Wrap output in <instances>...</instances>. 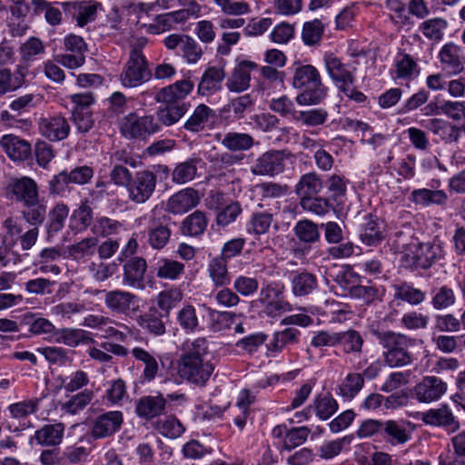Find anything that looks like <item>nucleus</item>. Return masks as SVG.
I'll use <instances>...</instances> for the list:
<instances>
[{"instance_id":"nucleus-1","label":"nucleus","mask_w":465,"mask_h":465,"mask_svg":"<svg viewBox=\"0 0 465 465\" xmlns=\"http://www.w3.org/2000/svg\"><path fill=\"white\" fill-rule=\"evenodd\" d=\"M6 195L23 206V218L29 224H42L46 216V204L40 199L38 186L30 177L11 178L5 187Z\"/></svg>"},{"instance_id":"nucleus-2","label":"nucleus","mask_w":465,"mask_h":465,"mask_svg":"<svg viewBox=\"0 0 465 465\" xmlns=\"http://www.w3.org/2000/svg\"><path fill=\"white\" fill-rule=\"evenodd\" d=\"M191 80H180L161 88L154 95L157 103L163 104L157 110L158 120L165 126H171L180 121L188 112L190 104L185 97L193 91Z\"/></svg>"},{"instance_id":"nucleus-3","label":"nucleus","mask_w":465,"mask_h":465,"mask_svg":"<svg viewBox=\"0 0 465 465\" xmlns=\"http://www.w3.org/2000/svg\"><path fill=\"white\" fill-rule=\"evenodd\" d=\"M371 334L382 347L383 361L391 368H401L413 361V354L409 351L415 344V340L393 331L372 329Z\"/></svg>"},{"instance_id":"nucleus-4","label":"nucleus","mask_w":465,"mask_h":465,"mask_svg":"<svg viewBox=\"0 0 465 465\" xmlns=\"http://www.w3.org/2000/svg\"><path fill=\"white\" fill-rule=\"evenodd\" d=\"M292 87L301 91L296 96L299 105H316L327 96L319 70L312 64H298L292 76Z\"/></svg>"},{"instance_id":"nucleus-5","label":"nucleus","mask_w":465,"mask_h":465,"mask_svg":"<svg viewBox=\"0 0 465 465\" xmlns=\"http://www.w3.org/2000/svg\"><path fill=\"white\" fill-rule=\"evenodd\" d=\"M153 77L147 58L138 47H134L119 75L125 88H135L149 82Z\"/></svg>"},{"instance_id":"nucleus-6","label":"nucleus","mask_w":465,"mask_h":465,"mask_svg":"<svg viewBox=\"0 0 465 465\" xmlns=\"http://www.w3.org/2000/svg\"><path fill=\"white\" fill-rule=\"evenodd\" d=\"M146 227L141 232V240L153 250H163L169 243L172 236V229L169 224L170 218L164 214H159L153 210L145 215Z\"/></svg>"},{"instance_id":"nucleus-7","label":"nucleus","mask_w":465,"mask_h":465,"mask_svg":"<svg viewBox=\"0 0 465 465\" xmlns=\"http://www.w3.org/2000/svg\"><path fill=\"white\" fill-rule=\"evenodd\" d=\"M443 257V249L440 244L433 242H420L410 246L403 253L401 260L406 267L411 269H429L437 261Z\"/></svg>"},{"instance_id":"nucleus-8","label":"nucleus","mask_w":465,"mask_h":465,"mask_svg":"<svg viewBox=\"0 0 465 465\" xmlns=\"http://www.w3.org/2000/svg\"><path fill=\"white\" fill-rule=\"evenodd\" d=\"M164 47L180 56L188 64H197L203 55L201 45L191 35L183 33L170 34L163 39Z\"/></svg>"},{"instance_id":"nucleus-9","label":"nucleus","mask_w":465,"mask_h":465,"mask_svg":"<svg viewBox=\"0 0 465 465\" xmlns=\"http://www.w3.org/2000/svg\"><path fill=\"white\" fill-rule=\"evenodd\" d=\"M120 262L123 271L121 278L123 286L131 290L143 291L151 284L148 264L143 257H129Z\"/></svg>"},{"instance_id":"nucleus-10","label":"nucleus","mask_w":465,"mask_h":465,"mask_svg":"<svg viewBox=\"0 0 465 465\" xmlns=\"http://www.w3.org/2000/svg\"><path fill=\"white\" fill-rule=\"evenodd\" d=\"M104 293V302L106 308L117 314H124L131 317L140 311V298L125 290H94V295Z\"/></svg>"},{"instance_id":"nucleus-11","label":"nucleus","mask_w":465,"mask_h":465,"mask_svg":"<svg viewBox=\"0 0 465 465\" xmlns=\"http://www.w3.org/2000/svg\"><path fill=\"white\" fill-rule=\"evenodd\" d=\"M214 367L209 360L181 357L177 363V374L195 386L203 387L209 381Z\"/></svg>"},{"instance_id":"nucleus-12","label":"nucleus","mask_w":465,"mask_h":465,"mask_svg":"<svg viewBox=\"0 0 465 465\" xmlns=\"http://www.w3.org/2000/svg\"><path fill=\"white\" fill-rule=\"evenodd\" d=\"M155 188L156 174L150 170H140L135 172L126 191L131 202L142 204L153 196Z\"/></svg>"},{"instance_id":"nucleus-13","label":"nucleus","mask_w":465,"mask_h":465,"mask_svg":"<svg viewBox=\"0 0 465 465\" xmlns=\"http://www.w3.org/2000/svg\"><path fill=\"white\" fill-rule=\"evenodd\" d=\"M120 129L125 138L134 139L155 134L160 131V126L152 115L139 117L130 113L123 119Z\"/></svg>"},{"instance_id":"nucleus-14","label":"nucleus","mask_w":465,"mask_h":465,"mask_svg":"<svg viewBox=\"0 0 465 465\" xmlns=\"http://www.w3.org/2000/svg\"><path fill=\"white\" fill-rule=\"evenodd\" d=\"M63 12L67 20L75 22L80 27H84L87 24L96 19L97 10L101 7V4L89 1H68L62 4Z\"/></svg>"},{"instance_id":"nucleus-15","label":"nucleus","mask_w":465,"mask_h":465,"mask_svg":"<svg viewBox=\"0 0 465 465\" xmlns=\"http://www.w3.org/2000/svg\"><path fill=\"white\" fill-rule=\"evenodd\" d=\"M283 290L281 282L268 283L263 289V313L268 317L274 319L292 311V305L284 299Z\"/></svg>"},{"instance_id":"nucleus-16","label":"nucleus","mask_w":465,"mask_h":465,"mask_svg":"<svg viewBox=\"0 0 465 465\" xmlns=\"http://www.w3.org/2000/svg\"><path fill=\"white\" fill-rule=\"evenodd\" d=\"M123 422L122 411H106L96 416L92 421L90 434L95 440L111 437L121 429Z\"/></svg>"},{"instance_id":"nucleus-17","label":"nucleus","mask_w":465,"mask_h":465,"mask_svg":"<svg viewBox=\"0 0 465 465\" xmlns=\"http://www.w3.org/2000/svg\"><path fill=\"white\" fill-rule=\"evenodd\" d=\"M447 383L437 376H425L414 387L418 401L430 403L439 401L447 391Z\"/></svg>"},{"instance_id":"nucleus-18","label":"nucleus","mask_w":465,"mask_h":465,"mask_svg":"<svg viewBox=\"0 0 465 465\" xmlns=\"http://www.w3.org/2000/svg\"><path fill=\"white\" fill-rule=\"evenodd\" d=\"M258 67L259 65L254 62L237 58L232 75L227 79V88L235 93L247 90L250 87L251 73Z\"/></svg>"},{"instance_id":"nucleus-19","label":"nucleus","mask_w":465,"mask_h":465,"mask_svg":"<svg viewBox=\"0 0 465 465\" xmlns=\"http://www.w3.org/2000/svg\"><path fill=\"white\" fill-rule=\"evenodd\" d=\"M323 62L329 76L339 89L354 83L355 77L350 65L342 63L335 54L325 53Z\"/></svg>"},{"instance_id":"nucleus-20","label":"nucleus","mask_w":465,"mask_h":465,"mask_svg":"<svg viewBox=\"0 0 465 465\" xmlns=\"http://www.w3.org/2000/svg\"><path fill=\"white\" fill-rule=\"evenodd\" d=\"M70 124L62 114L44 117L39 122L40 134L51 142H59L68 137Z\"/></svg>"},{"instance_id":"nucleus-21","label":"nucleus","mask_w":465,"mask_h":465,"mask_svg":"<svg viewBox=\"0 0 465 465\" xmlns=\"http://www.w3.org/2000/svg\"><path fill=\"white\" fill-rule=\"evenodd\" d=\"M256 393H253L251 390L242 389L239 392L235 405L230 409L229 413L238 428L242 429L251 418V406L256 401Z\"/></svg>"},{"instance_id":"nucleus-22","label":"nucleus","mask_w":465,"mask_h":465,"mask_svg":"<svg viewBox=\"0 0 465 465\" xmlns=\"http://www.w3.org/2000/svg\"><path fill=\"white\" fill-rule=\"evenodd\" d=\"M0 145L7 156L15 162H24L31 158V143L15 134H5L0 139Z\"/></svg>"},{"instance_id":"nucleus-23","label":"nucleus","mask_w":465,"mask_h":465,"mask_svg":"<svg viewBox=\"0 0 465 465\" xmlns=\"http://www.w3.org/2000/svg\"><path fill=\"white\" fill-rule=\"evenodd\" d=\"M200 203L198 191L188 187L173 194L167 201V211L173 214H183Z\"/></svg>"},{"instance_id":"nucleus-24","label":"nucleus","mask_w":465,"mask_h":465,"mask_svg":"<svg viewBox=\"0 0 465 465\" xmlns=\"http://www.w3.org/2000/svg\"><path fill=\"white\" fill-rule=\"evenodd\" d=\"M420 72L417 61L409 54L398 53L393 61L391 70L392 78L397 80L411 81L416 79Z\"/></svg>"},{"instance_id":"nucleus-25","label":"nucleus","mask_w":465,"mask_h":465,"mask_svg":"<svg viewBox=\"0 0 465 465\" xmlns=\"http://www.w3.org/2000/svg\"><path fill=\"white\" fill-rule=\"evenodd\" d=\"M439 59L442 69L457 74L463 70L464 54L462 48L453 43L444 45L439 52Z\"/></svg>"},{"instance_id":"nucleus-26","label":"nucleus","mask_w":465,"mask_h":465,"mask_svg":"<svg viewBox=\"0 0 465 465\" xmlns=\"http://www.w3.org/2000/svg\"><path fill=\"white\" fill-rule=\"evenodd\" d=\"M166 409V400L163 395L143 396L135 404V413L138 417L147 420H153L164 413Z\"/></svg>"},{"instance_id":"nucleus-27","label":"nucleus","mask_w":465,"mask_h":465,"mask_svg":"<svg viewBox=\"0 0 465 465\" xmlns=\"http://www.w3.org/2000/svg\"><path fill=\"white\" fill-rule=\"evenodd\" d=\"M131 353L135 361L143 364V370L141 375L142 381H153L157 377L160 371L158 355L142 347H134Z\"/></svg>"},{"instance_id":"nucleus-28","label":"nucleus","mask_w":465,"mask_h":465,"mask_svg":"<svg viewBox=\"0 0 465 465\" xmlns=\"http://www.w3.org/2000/svg\"><path fill=\"white\" fill-rule=\"evenodd\" d=\"M381 440L391 446L405 444L410 440L407 423L402 420H384Z\"/></svg>"},{"instance_id":"nucleus-29","label":"nucleus","mask_w":465,"mask_h":465,"mask_svg":"<svg viewBox=\"0 0 465 465\" xmlns=\"http://www.w3.org/2000/svg\"><path fill=\"white\" fill-rule=\"evenodd\" d=\"M421 420L425 424L432 426L449 427L451 430L460 428L459 420L447 405H440L439 408L422 412Z\"/></svg>"},{"instance_id":"nucleus-30","label":"nucleus","mask_w":465,"mask_h":465,"mask_svg":"<svg viewBox=\"0 0 465 465\" xmlns=\"http://www.w3.org/2000/svg\"><path fill=\"white\" fill-rule=\"evenodd\" d=\"M225 78L223 68L210 66L203 74L198 84L197 92L202 96L212 95L222 89Z\"/></svg>"},{"instance_id":"nucleus-31","label":"nucleus","mask_w":465,"mask_h":465,"mask_svg":"<svg viewBox=\"0 0 465 465\" xmlns=\"http://www.w3.org/2000/svg\"><path fill=\"white\" fill-rule=\"evenodd\" d=\"M89 199H83L69 218V227L77 232H85L93 226L94 217Z\"/></svg>"},{"instance_id":"nucleus-32","label":"nucleus","mask_w":465,"mask_h":465,"mask_svg":"<svg viewBox=\"0 0 465 465\" xmlns=\"http://www.w3.org/2000/svg\"><path fill=\"white\" fill-rule=\"evenodd\" d=\"M104 29L111 37L122 40L128 36L131 26L123 12H120L118 9H113L106 15Z\"/></svg>"},{"instance_id":"nucleus-33","label":"nucleus","mask_w":465,"mask_h":465,"mask_svg":"<svg viewBox=\"0 0 465 465\" xmlns=\"http://www.w3.org/2000/svg\"><path fill=\"white\" fill-rule=\"evenodd\" d=\"M64 433V425L63 423L46 424L35 431L31 442L35 440L41 446L55 447L62 442Z\"/></svg>"},{"instance_id":"nucleus-34","label":"nucleus","mask_w":465,"mask_h":465,"mask_svg":"<svg viewBox=\"0 0 465 465\" xmlns=\"http://www.w3.org/2000/svg\"><path fill=\"white\" fill-rule=\"evenodd\" d=\"M164 314L156 307H150L145 312L136 318L137 324L147 332L154 336L163 335L165 332V324L163 318Z\"/></svg>"},{"instance_id":"nucleus-35","label":"nucleus","mask_w":465,"mask_h":465,"mask_svg":"<svg viewBox=\"0 0 465 465\" xmlns=\"http://www.w3.org/2000/svg\"><path fill=\"white\" fill-rule=\"evenodd\" d=\"M360 239L362 243L374 246L384 239V225L378 218L371 215L366 216L364 223L361 225Z\"/></svg>"},{"instance_id":"nucleus-36","label":"nucleus","mask_w":465,"mask_h":465,"mask_svg":"<svg viewBox=\"0 0 465 465\" xmlns=\"http://www.w3.org/2000/svg\"><path fill=\"white\" fill-rule=\"evenodd\" d=\"M208 223L205 213L196 210L182 221L180 231L184 236L199 237L205 232Z\"/></svg>"},{"instance_id":"nucleus-37","label":"nucleus","mask_w":465,"mask_h":465,"mask_svg":"<svg viewBox=\"0 0 465 465\" xmlns=\"http://www.w3.org/2000/svg\"><path fill=\"white\" fill-rule=\"evenodd\" d=\"M292 292L296 297L311 294L318 287L317 277L312 272H296L292 273Z\"/></svg>"},{"instance_id":"nucleus-38","label":"nucleus","mask_w":465,"mask_h":465,"mask_svg":"<svg viewBox=\"0 0 465 465\" xmlns=\"http://www.w3.org/2000/svg\"><path fill=\"white\" fill-rule=\"evenodd\" d=\"M252 106V100L250 94H244L231 100L223 105L219 111V116L227 121L232 122L243 117L246 110Z\"/></svg>"},{"instance_id":"nucleus-39","label":"nucleus","mask_w":465,"mask_h":465,"mask_svg":"<svg viewBox=\"0 0 465 465\" xmlns=\"http://www.w3.org/2000/svg\"><path fill=\"white\" fill-rule=\"evenodd\" d=\"M449 26L448 21L443 17L429 18L421 22L418 31L429 41L439 43L445 35Z\"/></svg>"},{"instance_id":"nucleus-40","label":"nucleus","mask_w":465,"mask_h":465,"mask_svg":"<svg viewBox=\"0 0 465 465\" xmlns=\"http://www.w3.org/2000/svg\"><path fill=\"white\" fill-rule=\"evenodd\" d=\"M156 277L161 280L176 281L184 274L183 262L169 258H160L155 263Z\"/></svg>"},{"instance_id":"nucleus-41","label":"nucleus","mask_w":465,"mask_h":465,"mask_svg":"<svg viewBox=\"0 0 465 465\" xmlns=\"http://www.w3.org/2000/svg\"><path fill=\"white\" fill-rule=\"evenodd\" d=\"M291 153L287 151H270L263 153V175L274 176L282 173Z\"/></svg>"},{"instance_id":"nucleus-42","label":"nucleus","mask_w":465,"mask_h":465,"mask_svg":"<svg viewBox=\"0 0 465 465\" xmlns=\"http://www.w3.org/2000/svg\"><path fill=\"white\" fill-rule=\"evenodd\" d=\"M54 335L57 342L73 348L94 341L90 333L81 329L64 328L57 330Z\"/></svg>"},{"instance_id":"nucleus-43","label":"nucleus","mask_w":465,"mask_h":465,"mask_svg":"<svg viewBox=\"0 0 465 465\" xmlns=\"http://www.w3.org/2000/svg\"><path fill=\"white\" fill-rule=\"evenodd\" d=\"M411 201L415 204L429 206L430 204L445 205L448 195L443 190H430L426 188L414 190Z\"/></svg>"},{"instance_id":"nucleus-44","label":"nucleus","mask_w":465,"mask_h":465,"mask_svg":"<svg viewBox=\"0 0 465 465\" xmlns=\"http://www.w3.org/2000/svg\"><path fill=\"white\" fill-rule=\"evenodd\" d=\"M214 115V112L209 106L201 104L195 107L193 114L183 124V128L192 133H198L204 129L210 117Z\"/></svg>"},{"instance_id":"nucleus-45","label":"nucleus","mask_w":465,"mask_h":465,"mask_svg":"<svg viewBox=\"0 0 465 465\" xmlns=\"http://www.w3.org/2000/svg\"><path fill=\"white\" fill-rule=\"evenodd\" d=\"M183 293L180 288L172 287L160 292L156 296L157 309L167 318L171 311L183 300Z\"/></svg>"},{"instance_id":"nucleus-46","label":"nucleus","mask_w":465,"mask_h":465,"mask_svg":"<svg viewBox=\"0 0 465 465\" xmlns=\"http://www.w3.org/2000/svg\"><path fill=\"white\" fill-rule=\"evenodd\" d=\"M337 345L342 347L343 352L347 354H360L362 351L364 340L358 331L350 329L345 331L337 332Z\"/></svg>"},{"instance_id":"nucleus-47","label":"nucleus","mask_w":465,"mask_h":465,"mask_svg":"<svg viewBox=\"0 0 465 465\" xmlns=\"http://www.w3.org/2000/svg\"><path fill=\"white\" fill-rule=\"evenodd\" d=\"M69 214V207L64 203H58L49 212V220L46 224L48 239L53 238L64 226Z\"/></svg>"},{"instance_id":"nucleus-48","label":"nucleus","mask_w":465,"mask_h":465,"mask_svg":"<svg viewBox=\"0 0 465 465\" xmlns=\"http://www.w3.org/2000/svg\"><path fill=\"white\" fill-rule=\"evenodd\" d=\"M322 183L315 173H308L300 178L295 186V193L302 199L312 197L321 192Z\"/></svg>"},{"instance_id":"nucleus-49","label":"nucleus","mask_w":465,"mask_h":465,"mask_svg":"<svg viewBox=\"0 0 465 465\" xmlns=\"http://www.w3.org/2000/svg\"><path fill=\"white\" fill-rule=\"evenodd\" d=\"M122 230H124L123 223L103 215H97L91 227L94 235L102 237L118 234Z\"/></svg>"},{"instance_id":"nucleus-50","label":"nucleus","mask_w":465,"mask_h":465,"mask_svg":"<svg viewBox=\"0 0 465 465\" xmlns=\"http://www.w3.org/2000/svg\"><path fill=\"white\" fill-rule=\"evenodd\" d=\"M316 416L322 420L330 419L339 408L337 401L329 393L318 395L312 403Z\"/></svg>"},{"instance_id":"nucleus-51","label":"nucleus","mask_w":465,"mask_h":465,"mask_svg":"<svg viewBox=\"0 0 465 465\" xmlns=\"http://www.w3.org/2000/svg\"><path fill=\"white\" fill-rule=\"evenodd\" d=\"M208 272L215 286H225L231 282V277L227 270V261L220 256L210 261Z\"/></svg>"},{"instance_id":"nucleus-52","label":"nucleus","mask_w":465,"mask_h":465,"mask_svg":"<svg viewBox=\"0 0 465 465\" xmlns=\"http://www.w3.org/2000/svg\"><path fill=\"white\" fill-rule=\"evenodd\" d=\"M200 159L191 158L183 163H178L172 173V179L174 183L183 184L192 180L197 173V163Z\"/></svg>"},{"instance_id":"nucleus-53","label":"nucleus","mask_w":465,"mask_h":465,"mask_svg":"<svg viewBox=\"0 0 465 465\" xmlns=\"http://www.w3.org/2000/svg\"><path fill=\"white\" fill-rule=\"evenodd\" d=\"M39 351L50 364L65 366L73 361L74 352L63 347L47 346L39 349Z\"/></svg>"},{"instance_id":"nucleus-54","label":"nucleus","mask_w":465,"mask_h":465,"mask_svg":"<svg viewBox=\"0 0 465 465\" xmlns=\"http://www.w3.org/2000/svg\"><path fill=\"white\" fill-rule=\"evenodd\" d=\"M93 398V391L84 390L73 395L66 402L63 403L61 410L66 413L75 415L83 411L92 401Z\"/></svg>"},{"instance_id":"nucleus-55","label":"nucleus","mask_w":465,"mask_h":465,"mask_svg":"<svg viewBox=\"0 0 465 465\" xmlns=\"http://www.w3.org/2000/svg\"><path fill=\"white\" fill-rule=\"evenodd\" d=\"M176 321L186 333H193L199 330V320L196 310L193 305L186 304L178 311Z\"/></svg>"},{"instance_id":"nucleus-56","label":"nucleus","mask_w":465,"mask_h":465,"mask_svg":"<svg viewBox=\"0 0 465 465\" xmlns=\"http://www.w3.org/2000/svg\"><path fill=\"white\" fill-rule=\"evenodd\" d=\"M324 29L325 25L320 19L305 22L302 30V39L304 45L312 46L320 43Z\"/></svg>"},{"instance_id":"nucleus-57","label":"nucleus","mask_w":465,"mask_h":465,"mask_svg":"<svg viewBox=\"0 0 465 465\" xmlns=\"http://www.w3.org/2000/svg\"><path fill=\"white\" fill-rule=\"evenodd\" d=\"M98 245L96 237H87L68 247L69 256L74 260L80 261L85 257L94 255Z\"/></svg>"},{"instance_id":"nucleus-58","label":"nucleus","mask_w":465,"mask_h":465,"mask_svg":"<svg viewBox=\"0 0 465 465\" xmlns=\"http://www.w3.org/2000/svg\"><path fill=\"white\" fill-rule=\"evenodd\" d=\"M221 143L230 151H245L252 146L253 139L247 134L230 132L224 135Z\"/></svg>"},{"instance_id":"nucleus-59","label":"nucleus","mask_w":465,"mask_h":465,"mask_svg":"<svg viewBox=\"0 0 465 465\" xmlns=\"http://www.w3.org/2000/svg\"><path fill=\"white\" fill-rule=\"evenodd\" d=\"M351 440L352 436L348 435L340 439L324 441L319 447L318 454L323 460H331L342 451L345 445H350Z\"/></svg>"},{"instance_id":"nucleus-60","label":"nucleus","mask_w":465,"mask_h":465,"mask_svg":"<svg viewBox=\"0 0 465 465\" xmlns=\"http://www.w3.org/2000/svg\"><path fill=\"white\" fill-rule=\"evenodd\" d=\"M364 384V379L360 373H349L339 386V394L347 400L354 398Z\"/></svg>"},{"instance_id":"nucleus-61","label":"nucleus","mask_w":465,"mask_h":465,"mask_svg":"<svg viewBox=\"0 0 465 465\" xmlns=\"http://www.w3.org/2000/svg\"><path fill=\"white\" fill-rule=\"evenodd\" d=\"M129 398L125 381L123 379H116L110 381L105 391V399L111 405H123Z\"/></svg>"},{"instance_id":"nucleus-62","label":"nucleus","mask_w":465,"mask_h":465,"mask_svg":"<svg viewBox=\"0 0 465 465\" xmlns=\"http://www.w3.org/2000/svg\"><path fill=\"white\" fill-rule=\"evenodd\" d=\"M431 294V305L435 310L447 309L456 302L454 291L447 285L433 289Z\"/></svg>"},{"instance_id":"nucleus-63","label":"nucleus","mask_w":465,"mask_h":465,"mask_svg":"<svg viewBox=\"0 0 465 465\" xmlns=\"http://www.w3.org/2000/svg\"><path fill=\"white\" fill-rule=\"evenodd\" d=\"M395 298L404 301L411 305H418L424 302L425 292L412 285L404 282L395 287Z\"/></svg>"},{"instance_id":"nucleus-64","label":"nucleus","mask_w":465,"mask_h":465,"mask_svg":"<svg viewBox=\"0 0 465 465\" xmlns=\"http://www.w3.org/2000/svg\"><path fill=\"white\" fill-rule=\"evenodd\" d=\"M311 429L307 426L294 427L288 430L282 442V448L291 450L306 442Z\"/></svg>"}]
</instances>
